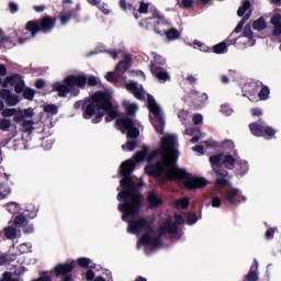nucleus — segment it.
I'll return each mask as SVG.
<instances>
[{
  "label": "nucleus",
  "instance_id": "obj_33",
  "mask_svg": "<svg viewBox=\"0 0 281 281\" xmlns=\"http://www.w3.org/2000/svg\"><path fill=\"white\" fill-rule=\"evenodd\" d=\"M119 5H120L121 10H123V12H128V10L131 12H137L135 7L133 4L126 2V0H120Z\"/></svg>",
  "mask_w": 281,
  "mask_h": 281
},
{
  "label": "nucleus",
  "instance_id": "obj_60",
  "mask_svg": "<svg viewBox=\"0 0 281 281\" xmlns=\"http://www.w3.org/2000/svg\"><path fill=\"white\" fill-rule=\"evenodd\" d=\"M223 205V201H221V198L214 196L212 199V207H221Z\"/></svg>",
  "mask_w": 281,
  "mask_h": 281
},
{
  "label": "nucleus",
  "instance_id": "obj_26",
  "mask_svg": "<svg viewBox=\"0 0 281 281\" xmlns=\"http://www.w3.org/2000/svg\"><path fill=\"white\" fill-rule=\"evenodd\" d=\"M269 95H271V90L268 86L260 83V90L258 92V98L262 102L269 100Z\"/></svg>",
  "mask_w": 281,
  "mask_h": 281
},
{
  "label": "nucleus",
  "instance_id": "obj_64",
  "mask_svg": "<svg viewBox=\"0 0 281 281\" xmlns=\"http://www.w3.org/2000/svg\"><path fill=\"white\" fill-rule=\"evenodd\" d=\"M203 122V115H201V114H195L194 116H193V123L194 124H201Z\"/></svg>",
  "mask_w": 281,
  "mask_h": 281
},
{
  "label": "nucleus",
  "instance_id": "obj_55",
  "mask_svg": "<svg viewBox=\"0 0 281 281\" xmlns=\"http://www.w3.org/2000/svg\"><path fill=\"white\" fill-rule=\"evenodd\" d=\"M7 206H8V212H10V214H16L19 210V204H16L15 202H10L7 204Z\"/></svg>",
  "mask_w": 281,
  "mask_h": 281
},
{
  "label": "nucleus",
  "instance_id": "obj_54",
  "mask_svg": "<svg viewBox=\"0 0 281 281\" xmlns=\"http://www.w3.org/2000/svg\"><path fill=\"white\" fill-rule=\"evenodd\" d=\"M12 115H16V109L11 108V109H4L2 111V117H12Z\"/></svg>",
  "mask_w": 281,
  "mask_h": 281
},
{
  "label": "nucleus",
  "instance_id": "obj_16",
  "mask_svg": "<svg viewBox=\"0 0 281 281\" xmlns=\"http://www.w3.org/2000/svg\"><path fill=\"white\" fill-rule=\"evenodd\" d=\"M225 200L231 205H238V203H243V201H247V198L244 196L238 189H231L226 192Z\"/></svg>",
  "mask_w": 281,
  "mask_h": 281
},
{
  "label": "nucleus",
  "instance_id": "obj_35",
  "mask_svg": "<svg viewBox=\"0 0 281 281\" xmlns=\"http://www.w3.org/2000/svg\"><path fill=\"white\" fill-rule=\"evenodd\" d=\"M193 45L195 49H200V52H204L205 54H210V52H212V48H210V46L203 44L200 41H194Z\"/></svg>",
  "mask_w": 281,
  "mask_h": 281
},
{
  "label": "nucleus",
  "instance_id": "obj_2",
  "mask_svg": "<svg viewBox=\"0 0 281 281\" xmlns=\"http://www.w3.org/2000/svg\"><path fill=\"white\" fill-rule=\"evenodd\" d=\"M146 183L139 181L135 183L133 178L121 184L122 191L119 192L116 199L119 204V212H122V221L128 222L142 212V203H144V195L139 192L138 188H144Z\"/></svg>",
  "mask_w": 281,
  "mask_h": 281
},
{
  "label": "nucleus",
  "instance_id": "obj_45",
  "mask_svg": "<svg viewBox=\"0 0 281 281\" xmlns=\"http://www.w3.org/2000/svg\"><path fill=\"white\" fill-rule=\"evenodd\" d=\"M237 166H239L240 175H247V172L249 171V166L247 165V161H245V160L237 161Z\"/></svg>",
  "mask_w": 281,
  "mask_h": 281
},
{
  "label": "nucleus",
  "instance_id": "obj_36",
  "mask_svg": "<svg viewBox=\"0 0 281 281\" xmlns=\"http://www.w3.org/2000/svg\"><path fill=\"white\" fill-rule=\"evenodd\" d=\"M251 8V2L249 0L244 1L243 5L238 8L237 15L238 16H245V13L247 10Z\"/></svg>",
  "mask_w": 281,
  "mask_h": 281
},
{
  "label": "nucleus",
  "instance_id": "obj_8",
  "mask_svg": "<svg viewBox=\"0 0 281 281\" xmlns=\"http://www.w3.org/2000/svg\"><path fill=\"white\" fill-rule=\"evenodd\" d=\"M249 130L255 137H265L266 139H273L277 133L276 128L259 122L250 123Z\"/></svg>",
  "mask_w": 281,
  "mask_h": 281
},
{
  "label": "nucleus",
  "instance_id": "obj_5",
  "mask_svg": "<svg viewBox=\"0 0 281 281\" xmlns=\"http://www.w3.org/2000/svg\"><path fill=\"white\" fill-rule=\"evenodd\" d=\"M87 87V76L85 75H70L67 76L63 82L57 81L53 83V91L58 93L59 98H67L69 93L72 98L80 95V89Z\"/></svg>",
  "mask_w": 281,
  "mask_h": 281
},
{
  "label": "nucleus",
  "instance_id": "obj_24",
  "mask_svg": "<svg viewBox=\"0 0 281 281\" xmlns=\"http://www.w3.org/2000/svg\"><path fill=\"white\" fill-rule=\"evenodd\" d=\"M246 280L258 281V260L255 259V263L250 267V270L246 276Z\"/></svg>",
  "mask_w": 281,
  "mask_h": 281
},
{
  "label": "nucleus",
  "instance_id": "obj_31",
  "mask_svg": "<svg viewBox=\"0 0 281 281\" xmlns=\"http://www.w3.org/2000/svg\"><path fill=\"white\" fill-rule=\"evenodd\" d=\"M252 27L258 32H262V30L267 29V22L263 18H259L258 20L254 21Z\"/></svg>",
  "mask_w": 281,
  "mask_h": 281
},
{
  "label": "nucleus",
  "instance_id": "obj_29",
  "mask_svg": "<svg viewBox=\"0 0 281 281\" xmlns=\"http://www.w3.org/2000/svg\"><path fill=\"white\" fill-rule=\"evenodd\" d=\"M223 164L228 170H234V167L236 166V158L232 155H226L224 156Z\"/></svg>",
  "mask_w": 281,
  "mask_h": 281
},
{
  "label": "nucleus",
  "instance_id": "obj_46",
  "mask_svg": "<svg viewBox=\"0 0 281 281\" xmlns=\"http://www.w3.org/2000/svg\"><path fill=\"white\" fill-rule=\"evenodd\" d=\"M116 71H121L122 74L128 71V59L120 61L116 66Z\"/></svg>",
  "mask_w": 281,
  "mask_h": 281
},
{
  "label": "nucleus",
  "instance_id": "obj_11",
  "mask_svg": "<svg viewBox=\"0 0 281 281\" xmlns=\"http://www.w3.org/2000/svg\"><path fill=\"white\" fill-rule=\"evenodd\" d=\"M75 265L74 261L58 263L54 268L55 278H63V281H74V277H71V272L74 271Z\"/></svg>",
  "mask_w": 281,
  "mask_h": 281
},
{
  "label": "nucleus",
  "instance_id": "obj_50",
  "mask_svg": "<svg viewBox=\"0 0 281 281\" xmlns=\"http://www.w3.org/2000/svg\"><path fill=\"white\" fill-rule=\"evenodd\" d=\"M148 8H150V3L140 1L138 8L139 14H148Z\"/></svg>",
  "mask_w": 281,
  "mask_h": 281
},
{
  "label": "nucleus",
  "instance_id": "obj_28",
  "mask_svg": "<svg viewBox=\"0 0 281 281\" xmlns=\"http://www.w3.org/2000/svg\"><path fill=\"white\" fill-rule=\"evenodd\" d=\"M211 52H213V54H227V43L221 42V43L214 45L211 48Z\"/></svg>",
  "mask_w": 281,
  "mask_h": 281
},
{
  "label": "nucleus",
  "instance_id": "obj_44",
  "mask_svg": "<svg viewBox=\"0 0 281 281\" xmlns=\"http://www.w3.org/2000/svg\"><path fill=\"white\" fill-rule=\"evenodd\" d=\"M100 81H98V77L90 75L88 78L86 77V85L88 87H98Z\"/></svg>",
  "mask_w": 281,
  "mask_h": 281
},
{
  "label": "nucleus",
  "instance_id": "obj_14",
  "mask_svg": "<svg viewBox=\"0 0 281 281\" xmlns=\"http://www.w3.org/2000/svg\"><path fill=\"white\" fill-rule=\"evenodd\" d=\"M137 160L128 159L121 164V175L122 179L120 181L121 186H124L131 179V175H133V170H135V166Z\"/></svg>",
  "mask_w": 281,
  "mask_h": 281
},
{
  "label": "nucleus",
  "instance_id": "obj_12",
  "mask_svg": "<svg viewBox=\"0 0 281 281\" xmlns=\"http://www.w3.org/2000/svg\"><path fill=\"white\" fill-rule=\"evenodd\" d=\"M162 25H164V22H157L154 26V32L159 36L165 35L167 41H178V38H181V33L179 32V30L175 27L169 30H161Z\"/></svg>",
  "mask_w": 281,
  "mask_h": 281
},
{
  "label": "nucleus",
  "instance_id": "obj_3",
  "mask_svg": "<svg viewBox=\"0 0 281 281\" xmlns=\"http://www.w3.org/2000/svg\"><path fill=\"white\" fill-rule=\"evenodd\" d=\"M56 16L44 15L42 19H35L26 22L24 30L14 32L19 45L30 43L32 38H36L38 34H52L56 27Z\"/></svg>",
  "mask_w": 281,
  "mask_h": 281
},
{
  "label": "nucleus",
  "instance_id": "obj_4",
  "mask_svg": "<svg viewBox=\"0 0 281 281\" xmlns=\"http://www.w3.org/2000/svg\"><path fill=\"white\" fill-rule=\"evenodd\" d=\"M113 97L109 91H97L90 98L86 99V111L83 113V120H92L93 124H100L104 112L109 111L113 106Z\"/></svg>",
  "mask_w": 281,
  "mask_h": 281
},
{
  "label": "nucleus",
  "instance_id": "obj_21",
  "mask_svg": "<svg viewBox=\"0 0 281 281\" xmlns=\"http://www.w3.org/2000/svg\"><path fill=\"white\" fill-rule=\"evenodd\" d=\"M272 29V36H281V14L277 13L270 19Z\"/></svg>",
  "mask_w": 281,
  "mask_h": 281
},
{
  "label": "nucleus",
  "instance_id": "obj_30",
  "mask_svg": "<svg viewBox=\"0 0 281 281\" xmlns=\"http://www.w3.org/2000/svg\"><path fill=\"white\" fill-rule=\"evenodd\" d=\"M13 223L15 227H24V225H27V223L30 222L27 221V217L23 213H21L14 217Z\"/></svg>",
  "mask_w": 281,
  "mask_h": 281
},
{
  "label": "nucleus",
  "instance_id": "obj_42",
  "mask_svg": "<svg viewBox=\"0 0 281 281\" xmlns=\"http://www.w3.org/2000/svg\"><path fill=\"white\" fill-rule=\"evenodd\" d=\"M34 95H36V91L32 88H26L23 91L24 100H34Z\"/></svg>",
  "mask_w": 281,
  "mask_h": 281
},
{
  "label": "nucleus",
  "instance_id": "obj_62",
  "mask_svg": "<svg viewBox=\"0 0 281 281\" xmlns=\"http://www.w3.org/2000/svg\"><path fill=\"white\" fill-rule=\"evenodd\" d=\"M175 221L176 225H183L186 223V218L181 214L175 215Z\"/></svg>",
  "mask_w": 281,
  "mask_h": 281
},
{
  "label": "nucleus",
  "instance_id": "obj_48",
  "mask_svg": "<svg viewBox=\"0 0 281 281\" xmlns=\"http://www.w3.org/2000/svg\"><path fill=\"white\" fill-rule=\"evenodd\" d=\"M11 126L12 122L10 121V119L0 120V131H9Z\"/></svg>",
  "mask_w": 281,
  "mask_h": 281
},
{
  "label": "nucleus",
  "instance_id": "obj_58",
  "mask_svg": "<svg viewBox=\"0 0 281 281\" xmlns=\"http://www.w3.org/2000/svg\"><path fill=\"white\" fill-rule=\"evenodd\" d=\"M125 89H127V91H132V93H134L138 89L137 88V82L131 81L130 83H126Z\"/></svg>",
  "mask_w": 281,
  "mask_h": 281
},
{
  "label": "nucleus",
  "instance_id": "obj_1",
  "mask_svg": "<svg viewBox=\"0 0 281 281\" xmlns=\"http://www.w3.org/2000/svg\"><path fill=\"white\" fill-rule=\"evenodd\" d=\"M165 159L158 160L155 164H148L144 168L145 175L148 177H155L156 179H162L167 177L168 181H183V186L187 190H199L207 186L205 178L192 177L186 169H179L175 164L179 159V150H177V136L167 135L161 139L160 148Z\"/></svg>",
  "mask_w": 281,
  "mask_h": 281
},
{
  "label": "nucleus",
  "instance_id": "obj_37",
  "mask_svg": "<svg viewBox=\"0 0 281 281\" xmlns=\"http://www.w3.org/2000/svg\"><path fill=\"white\" fill-rule=\"evenodd\" d=\"M4 236L9 240H14V238H16V228L12 226L4 228Z\"/></svg>",
  "mask_w": 281,
  "mask_h": 281
},
{
  "label": "nucleus",
  "instance_id": "obj_38",
  "mask_svg": "<svg viewBox=\"0 0 281 281\" xmlns=\"http://www.w3.org/2000/svg\"><path fill=\"white\" fill-rule=\"evenodd\" d=\"M44 113H49L50 115H58V106L56 104H46L44 106Z\"/></svg>",
  "mask_w": 281,
  "mask_h": 281
},
{
  "label": "nucleus",
  "instance_id": "obj_10",
  "mask_svg": "<svg viewBox=\"0 0 281 281\" xmlns=\"http://www.w3.org/2000/svg\"><path fill=\"white\" fill-rule=\"evenodd\" d=\"M159 149H155L150 151L148 146L143 145L140 150L136 151L135 154V161L136 164H142V161H147V164H153L157 157H159Z\"/></svg>",
  "mask_w": 281,
  "mask_h": 281
},
{
  "label": "nucleus",
  "instance_id": "obj_22",
  "mask_svg": "<svg viewBox=\"0 0 281 281\" xmlns=\"http://www.w3.org/2000/svg\"><path fill=\"white\" fill-rule=\"evenodd\" d=\"M22 79H23V76L21 74H14V75L8 76L4 78L2 82V87L3 89H8V85H10L11 87H15L18 82Z\"/></svg>",
  "mask_w": 281,
  "mask_h": 281
},
{
  "label": "nucleus",
  "instance_id": "obj_53",
  "mask_svg": "<svg viewBox=\"0 0 281 281\" xmlns=\"http://www.w3.org/2000/svg\"><path fill=\"white\" fill-rule=\"evenodd\" d=\"M18 102H19V97L14 94H10V97L7 100V104L9 106H16Z\"/></svg>",
  "mask_w": 281,
  "mask_h": 281
},
{
  "label": "nucleus",
  "instance_id": "obj_49",
  "mask_svg": "<svg viewBox=\"0 0 281 281\" xmlns=\"http://www.w3.org/2000/svg\"><path fill=\"white\" fill-rule=\"evenodd\" d=\"M86 102H87V99H85L83 101L79 100L74 104V109H76L77 111L78 109H81L83 111L82 117H85V111H87Z\"/></svg>",
  "mask_w": 281,
  "mask_h": 281
},
{
  "label": "nucleus",
  "instance_id": "obj_15",
  "mask_svg": "<svg viewBox=\"0 0 281 281\" xmlns=\"http://www.w3.org/2000/svg\"><path fill=\"white\" fill-rule=\"evenodd\" d=\"M233 33L227 37L228 45H235L238 47L239 43H243V38H247L248 41H251L254 38V31H251V24H246L243 31V35L232 40Z\"/></svg>",
  "mask_w": 281,
  "mask_h": 281
},
{
  "label": "nucleus",
  "instance_id": "obj_25",
  "mask_svg": "<svg viewBox=\"0 0 281 281\" xmlns=\"http://www.w3.org/2000/svg\"><path fill=\"white\" fill-rule=\"evenodd\" d=\"M173 207L176 210H188L190 207V199L189 198H180L173 202Z\"/></svg>",
  "mask_w": 281,
  "mask_h": 281
},
{
  "label": "nucleus",
  "instance_id": "obj_47",
  "mask_svg": "<svg viewBox=\"0 0 281 281\" xmlns=\"http://www.w3.org/2000/svg\"><path fill=\"white\" fill-rule=\"evenodd\" d=\"M125 109H126L127 115H130L131 117H133V115H135V113H137V104H135V103H130V104L125 105Z\"/></svg>",
  "mask_w": 281,
  "mask_h": 281
},
{
  "label": "nucleus",
  "instance_id": "obj_32",
  "mask_svg": "<svg viewBox=\"0 0 281 281\" xmlns=\"http://www.w3.org/2000/svg\"><path fill=\"white\" fill-rule=\"evenodd\" d=\"M105 113H108L105 116V122H113V120H115V117L119 115L117 109H115L113 105L110 110H105Z\"/></svg>",
  "mask_w": 281,
  "mask_h": 281
},
{
  "label": "nucleus",
  "instance_id": "obj_7",
  "mask_svg": "<svg viewBox=\"0 0 281 281\" xmlns=\"http://www.w3.org/2000/svg\"><path fill=\"white\" fill-rule=\"evenodd\" d=\"M221 159H223V155L221 154L213 155L210 157V162L214 172L217 176V179L215 181L216 186H222V188H227L229 186V180H227L225 177H227L229 172L223 169V164L221 162Z\"/></svg>",
  "mask_w": 281,
  "mask_h": 281
},
{
  "label": "nucleus",
  "instance_id": "obj_40",
  "mask_svg": "<svg viewBox=\"0 0 281 281\" xmlns=\"http://www.w3.org/2000/svg\"><path fill=\"white\" fill-rule=\"evenodd\" d=\"M137 137H139V128L134 125V127L127 130V139H137Z\"/></svg>",
  "mask_w": 281,
  "mask_h": 281
},
{
  "label": "nucleus",
  "instance_id": "obj_13",
  "mask_svg": "<svg viewBox=\"0 0 281 281\" xmlns=\"http://www.w3.org/2000/svg\"><path fill=\"white\" fill-rule=\"evenodd\" d=\"M80 4H77L75 9L69 11H61L59 13L60 25L65 26L71 19L77 23H80Z\"/></svg>",
  "mask_w": 281,
  "mask_h": 281
},
{
  "label": "nucleus",
  "instance_id": "obj_41",
  "mask_svg": "<svg viewBox=\"0 0 281 281\" xmlns=\"http://www.w3.org/2000/svg\"><path fill=\"white\" fill-rule=\"evenodd\" d=\"M137 146L136 140H127L126 144L122 145L123 150H127L128 153H133Z\"/></svg>",
  "mask_w": 281,
  "mask_h": 281
},
{
  "label": "nucleus",
  "instance_id": "obj_19",
  "mask_svg": "<svg viewBox=\"0 0 281 281\" xmlns=\"http://www.w3.org/2000/svg\"><path fill=\"white\" fill-rule=\"evenodd\" d=\"M116 126H119V128H122V133H126L127 131H131V128L135 126V121L126 116L119 117L116 120Z\"/></svg>",
  "mask_w": 281,
  "mask_h": 281
},
{
  "label": "nucleus",
  "instance_id": "obj_61",
  "mask_svg": "<svg viewBox=\"0 0 281 281\" xmlns=\"http://www.w3.org/2000/svg\"><path fill=\"white\" fill-rule=\"evenodd\" d=\"M250 112H251V115H254V117L262 116V109L260 108H252Z\"/></svg>",
  "mask_w": 281,
  "mask_h": 281
},
{
  "label": "nucleus",
  "instance_id": "obj_63",
  "mask_svg": "<svg viewBox=\"0 0 281 281\" xmlns=\"http://www.w3.org/2000/svg\"><path fill=\"white\" fill-rule=\"evenodd\" d=\"M133 93L137 100H144V92L142 90H139V88H137Z\"/></svg>",
  "mask_w": 281,
  "mask_h": 281
},
{
  "label": "nucleus",
  "instance_id": "obj_57",
  "mask_svg": "<svg viewBox=\"0 0 281 281\" xmlns=\"http://www.w3.org/2000/svg\"><path fill=\"white\" fill-rule=\"evenodd\" d=\"M105 80H108V82H117V76H115V72L109 71L105 75Z\"/></svg>",
  "mask_w": 281,
  "mask_h": 281
},
{
  "label": "nucleus",
  "instance_id": "obj_52",
  "mask_svg": "<svg viewBox=\"0 0 281 281\" xmlns=\"http://www.w3.org/2000/svg\"><path fill=\"white\" fill-rule=\"evenodd\" d=\"M186 218H187L188 225H194V223L199 221V217L194 213H188L186 215Z\"/></svg>",
  "mask_w": 281,
  "mask_h": 281
},
{
  "label": "nucleus",
  "instance_id": "obj_59",
  "mask_svg": "<svg viewBox=\"0 0 281 281\" xmlns=\"http://www.w3.org/2000/svg\"><path fill=\"white\" fill-rule=\"evenodd\" d=\"M10 95H12V92L8 89H2L0 91V98H2V100H7L10 98Z\"/></svg>",
  "mask_w": 281,
  "mask_h": 281
},
{
  "label": "nucleus",
  "instance_id": "obj_23",
  "mask_svg": "<svg viewBox=\"0 0 281 281\" xmlns=\"http://www.w3.org/2000/svg\"><path fill=\"white\" fill-rule=\"evenodd\" d=\"M147 104L149 109V113H159L161 111V108L157 104V101H155V98L151 94L147 95Z\"/></svg>",
  "mask_w": 281,
  "mask_h": 281
},
{
  "label": "nucleus",
  "instance_id": "obj_56",
  "mask_svg": "<svg viewBox=\"0 0 281 281\" xmlns=\"http://www.w3.org/2000/svg\"><path fill=\"white\" fill-rule=\"evenodd\" d=\"M1 281H19V278H13V277H12V272L5 271V272L2 274Z\"/></svg>",
  "mask_w": 281,
  "mask_h": 281
},
{
  "label": "nucleus",
  "instance_id": "obj_6",
  "mask_svg": "<svg viewBox=\"0 0 281 281\" xmlns=\"http://www.w3.org/2000/svg\"><path fill=\"white\" fill-rule=\"evenodd\" d=\"M177 232H179V226H177V223L172 222V218H168L158 227L159 236L153 237L149 233H144L140 236L139 243L145 247H161V238H164L166 234L175 235Z\"/></svg>",
  "mask_w": 281,
  "mask_h": 281
},
{
  "label": "nucleus",
  "instance_id": "obj_27",
  "mask_svg": "<svg viewBox=\"0 0 281 281\" xmlns=\"http://www.w3.org/2000/svg\"><path fill=\"white\" fill-rule=\"evenodd\" d=\"M77 265L78 267H80L81 269H95V263L91 265V259L87 258V257H80L77 259Z\"/></svg>",
  "mask_w": 281,
  "mask_h": 281
},
{
  "label": "nucleus",
  "instance_id": "obj_18",
  "mask_svg": "<svg viewBox=\"0 0 281 281\" xmlns=\"http://www.w3.org/2000/svg\"><path fill=\"white\" fill-rule=\"evenodd\" d=\"M155 120L151 121V124L160 135H164V128L166 126V121L164 120V115H161V111L153 114Z\"/></svg>",
  "mask_w": 281,
  "mask_h": 281
},
{
  "label": "nucleus",
  "instance_id": "obj_17",
  "mask_svg": "<svg viewBox=\"0 0 281 281\" xmlns=\"http://www.w3.org/2000/svg\"><path fill=\"white\" fill-rule=\"evenodd\" d=\"M149 69L153 76H155V78H157L158 80H170V75H168V71H166V69L158 64L150 63Z\"/></svg>",
  "mask_w": 281,
  "mask_h": 281
},
{
  "label": "nucleus",
  "instance_id": "obj_34",
  "mask_svg": "<svg viewBox=\"0 0 281 281\" xmlns=\"http://www.w3.org/2000/svg\"><path fill=\"white\" fill-rule=\"evenodd\" d=\"M177 5L183 8V10H191V8H194V0H177Z\"/></svg>",
  "mask_w": 281,
  "mask_h": 281
},
{
  "label": "nucleus",
  "instance_id": "obj_9",
  "mask_svg": "<svg viewBox=\"0 0 281 281\" xmlns=\"http://www.w3.org/2000/svg\"><path fill=\"white\" fill-rule=\"evenodd\" d=\"M142 231L147 232L149 236L153 234V227L148 225V220H146V217L128 221L127 232L130 234H139Z\"/></svg>",
  "mask_w": 281,
  "mask_h": 281
},
{
  "label": "nucleus",
  "instance_id": "obj_39",
  "mask_svg": "<svg viewBox=\"0 0 281 281\" xmlns=\"http://www.w3.org/2000/svg\"><path fill=\"white\" fill-rule=\"evenodd\" d=\"M22 128L24 133H32V131H34V121H27V120L23 121Z\"/></svg>",
  "mask_w": 281,
  "mask_h": 281
},
{
  "label": "nucleus",
  "instance_id": "obj_43",
  "mask_svg": "<svg viewBox=\"0 0 281 281\" xmlns=\"http://www.w3.org/2000/svg\"><path fill=\"white\" fill-rule=\"evenodd\" d=\"M248 87H249V90H248L249 95H256V93L260 91V82L249 83Z\"/></svg>",
  "mask_w": 281,
  "mask_h": 281
},
{
  "label": "nucleus",
  "instance_id": "obj_20",
  "mask_svg": "<svg viewBox=\"0 0 281 281\" xmlns=\"http://www.w3.org/2000/svg\"><path fill=\"white\" fill-rule=\"evenodd\" d=\"M147 202L149 210H155V207H159V205H164V200L159 198L155 191H149L147 194Z\"/></svg>",
  "mask_w": 281,
  "mask_h": 281
},
{
  "label": "nucleus",
  "instance_id": "obj_51",
  "mask_svg": "<svg viewBox=\"0 0 281 281\" xmlns=\"http://www.w3.org/2000/svg\"><path fill=\"white\" fill-rule=\"evenodd\" d=\"M14 91L15 93H23L25 91V81L23 78L14 86Z\"/></svg>",
  "mask_w": 281,
  "mask_h": 281
}]
</instances>
